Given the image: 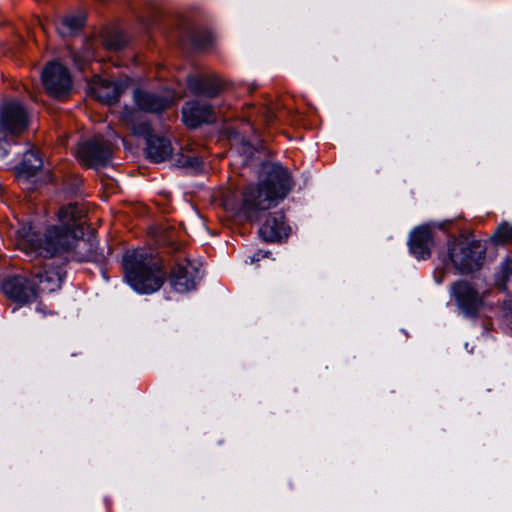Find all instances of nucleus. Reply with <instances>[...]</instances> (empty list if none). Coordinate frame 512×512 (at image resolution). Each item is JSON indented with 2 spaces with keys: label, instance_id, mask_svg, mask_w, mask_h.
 Returning a JSON list of instances; mask_svg holds the SVG:
<instances>
[{
  "label": "nucleus",
  "instance_id": "obj_29",
  "mask_svg": "<svg viewBox=\"0 0 512 512\" xmlns=\"http://www.w3.org/2000/svg\"><path fill=\"white\" fill-rule=\"evenodd\" d=\"M243 152L249 156L253 154V147L248 142H243Z\"/></svg>",
  "mask_w": 512,
  "mask_h": 512
},
{
  "label": "nucleus",
  "instance_id": "obj_8",
  "mask_svg": "<svg viewBox=\"0 0 512 512\" xmlns=\"http://www.w3.org/2000/svg\"><path fill=\"white\" fill-rule=\"evenodd\" d=\"M76 155L83 165L98 168L110 162L112 150L108 142L96 137L80 143Z\"/></svg>",
  "mask_w": 512,
  "mask_h": 512
},
{
  "label": "nucleus",
  "instance_id": "obj_15",
  "mask_svg": "<svg viewBox=\"0 0 512 512\" xmlns=\"http://www.w3.org/2000/svg\"><path fill=\"white\" fill-rule=\"evenodd\" d=\"M290 233L289 226L285 223L282 212L269 214L259 228V235L267 242L280 241Z\"/></svg>",
  "mask_w": 512,
  "mask_h": 512
},
{
  "label": "nucleus",
  "instance_id": "obj_19",
  "mask_svg": "<svg viewBox=\"0 0 512 512\" xmlns=\"http://www.w3.org/2000/svg\"><path fill=\"white\" fill-rule=\"evenodd\" d=\"M84 21L85 16L83 14L66 16L57 25V31L61 37L75 35L82 29Z\"/></svg>",
  "mask_w": 512,
  "mask_h": 512
},
{
  "label": "nucleus",
  "instance_id": "obj_30",
  "mask_svg": "<svg viewBox=\"0 0 512 512\" xmlns=\"http://www.w3.org/2000/svg\"><path fill=\"white\" fill-rule=\"evenodd\" d=\"M266 118L269 121L273 118V113L270 110H266Z\"/></svg>",
  "mask_w": 512,
  "mask_h": 512
},
{
  "label": "nucleus",
  "instance_id": "obj_22",
  "mask_svg": "<svg viewBox=\"0 0 512 512\" xmlns=\"http://www.w3.org/2000/svg\"><path fill=\"white\" fill-rule=\"evenodd\" d=\"M491 241L497 245H505L512 241V226L504 223L498 226L491 236Z\"/></svg>",
  "mask_w": 512,
  "mask_h": 512
},
{
  "label": "nucleus",
  "instance_id": "obj_17",
  "mask_svg": "<svg viewBox=\"0 0 512 512\" xmlns=\"http://www.w3.org/2000/svg\"><path fill=\"white\" fill-rule=\"evenodd\" d=\"M134 101L140 110L152 113H158L166 109L172 98L162 97L146 91L135 90L133 94Z\"/></svg>",
  "mask_w": 512,
  "mask_h": 512
},
{
  "label": "nucleus",
  "instance_id": "obj_21",
  "mask_svg": "<svg viewBox=\"0 0 512 512\" xmlns=\"http://www.w3.org/2000/svg\"><path fill=\"white\" fill-rule=\"evenodd\" d=\"M104 46L111 51L121 50L126 45V39L120 32H107L103 39Z\"/></svg>",
  "mask_w": 512,
  "mask_h": 512
},
{
  "label": "nucleus",
  "instance_id": "obj_20",
  "mask_svg": "<svg viewBox=\"0 0 512 512\" xmlns=\"http://www.w3.org/2000/svg\"><path fill=\"white\" fill-rule=\"evenodd\" d=\"M512 281V259H504L495 274V283L500 288H505Z\"/></svg>",
  "mask_w": 512,
  "mask_h": 512
},
{
  "label": "nucleus",
  "instance_id": "obj_23",
  "mask_svg": "<svg viewBox=\"0 0 512 512\" xmlns=\"http://www.w3.org/2000/svg\"><path fill=\"white\" fill-rule=\"evenodd\" d=\"M204 79L203 95L209 98L215 97L222 89V80L217 76H208L204 77Z\"/></svg>",
  "mask_w": 512,
  "mask_h": 512
},
{
  "label": "nucleus",
  "instance_id": "obj_10",
  "mask_svg": "<svg viewBox=\"0 0 512 512\" xmlns=\"http://www.w3.org/2000/svg\"><path fill=\"white\" fill-rule=\"evenodd\" d=\"M199 276V265L187 259L179 262L171 272V285L177 292H188L192 290Z\"/></svg>",
  "mask_w": 512,
  "mask_h": 512
},
{
  "label": "nucleus",
  "instance_id": "obj_14",
  "mask_svg": "<svg viewBox=\"0 0 512 512\" xmlns=\"http://www.w3.org/2000/svg\"><path fill=\"white\" fill-rule=\"evenodd\" d=\"M182 115L184 123L190 128L215 121L212 106L199 100L187 102L182 108Z\"/></svg>",
  "mask_w": 512,
  "mask_h": 512
},
{
  "label": "nucleus",
  "instance_id": "obj_12",
  "mask_svg": "<svg viewBox=\"0 0 512 512\" xmlns=\"http://www.w3.org/2000/svg\"><path fill=\"white\" fill-rule=\"evenodd\" d=\"M4 294L19 303H26L36 298L37 292L34 284L23 276H15L3 282Z\"/></svg>",
  "mask_w": 512,
  "mask_h": 512
},
{
  "label": "nucleus",
  "instance_id": "obj_25",
  "mask_svg": "<svg viewBox=\"0 0 512 512\" xmlns=\"http://www.w3.org/2000/svg\"><path fill=\"white\" fill-rule=\"evenodd\" d=\"M201 165L202 161L199 159V157L196 156L192 151H188V164L186 168L193 171H198L200 170Z\"/></svg>",
  "mask_w": 512,
  "mask_h": 512
},
{
  "label": "nucleus",
  "instance_id": "obj_13",
  "mask_svg": "<svg viewBox=\"0 0 512 512\" xmlns=\"http://www.w3.org/2000/svg\"><path fill=\"white\" fill-rule=\"evenodd\" d=\"M33 276L38 281V289L42 292H54L61 286L65 271L54 263H45L42 267H35Z\"/></svg>",
  "mask_w": 512,
  "mask_h": 512
},
{
  "label": "nucleus",
  "instance_id": "obj_27",
  "mask_svg": "<svg viewBox=\"0 0 512 512\" xmlns=\"http://www.w3.org/2000/svg\"><path fill=\"white\" fill-rule=\"evenodd\" d=\"M187 164H188V151L176 156L175 165H177L178 167L186 168Z\"/></svg>",
  "mask_w": 512,
  "mask_h": 512
},
{
  "label": "nucleus",
  "instance_id": "obj_16",
  "mask_svg": "<svg viewBox=\"0 0 512 512\" xmlns=\"http://www.w3.org/2000/svg\"><path fill=\"white\" fill-rule=\"evenodd\" d=\"M433 244L431 228L423 225L415 228L410 234V250L418 259H426L430 256V248Z\"/></svg>",
  "mask_w": 512,
  "mask_h": 512
},
{
  "label": "nucleus",
  "instance_id": "obj_11",
  "mask_svg": "<svg viewBox=\"0 0 512 512\" xmlns=\"http://www.w3.org/2000/svg\"><path fill=\"white\" fill-rule=\"evenodd\" d=\"M452 293L458 307L466 316H474L482 304V298L476 289L466 281H458L452 286Z\"/></svg>",
  "mask_w": 512,
  "mask_h": 512
},
{
  "label": "nucleus",
  "instance_id": "obj_26",
  "mask_svg": "<svg viewBox=\"0 0 512 512\" xmlns=\"http://www.w3.org/2000/svg\"><path fill=\"white\" fill-rule=\"evenodd\" d=\"M4 133L3 130H0V159L6 156L9 147L8 140L3 136Z\"/></svg>",
  "mask_w": 512,
  "mask_h": 512
},
{
  "label": "nucleus",
  "instance_id": "obj_2",
  "mask_svg": "<svg viewBox=\"0 0 512 512\" xmlns=\"http://www.w3.org/2000/svg\"><path fill=\"white\" fill-rule=\"evenodd\" d=\"M257 185L251 184L241 194L239 202L232 192L223 195V204L248 221H257L263 211L284 199L291 190V178L287 170L277 163H265L260 172Z\"/></svg>",
  "mask_w": 512,
  "mask_h": 512
},
{
  "label": "nucleus",
  "instance_id": "obj_7",
  "mask_svg": "<svg viewBox=\"0 0 512 512\" xmlns=\"http://www.w3.org/2000/svg\"><path fill=\"white\" fill-rule=\"evenodd\" d=\"M28 126L25 107L16 100L8 99L0 104V128L5 133L18 135Z\"/></svg>",
  "mask_w": 512,
  "mask_h": 512
},
{
  "label": "nucleus",
  "instance_id": "obj_28",
  "mask_svg": "<svg viewBox=\"0 0 512 512\" xmlns=\"http://www.w3.org/2000/svg\"><path fill=\"white\" fill-rule=\"evenodd\" d=\"M503 309L505 312V316L510 317L512 319V298H509L503 302Z\"/></svg>",
  "mask_w": 512,
  "mask_h": 512
},
{
  "label": "nucleus",
  "instance_id": "obj_24",
  "mask_svg": "<svg viewBox=\"0 0 512 512\" xmlns=\"http://www.w3.org/2000/svg\"><path fill=\"white\" fill-rule=\"evenodd\" d=\"M204 84H205L204 77H189L188 78V88L193 94L203 95Z\"/></svg>",
  "mask_w": 512,
  "mask_h": 512
},
{
  "label": "nucleus",
  "instance_id": "obj_1",
  "mask_svg": "<svg viewBox=\"0 0 512 512\" xmlns=\"http://www.w3.org/2000/svg\"><path fill=\"white\" fill-rule=\"evenodd\" d=\"M62 227L47 229L44 239L39 238L31 224L22 225L16 232L17 247L26 255L50 257L63 251L74 249L80 261L96 260L92 244L82 239L84 223L83 210L78 204H69L59 211Z\"/></svg>",
  "mask_w": 512,
  "mask_h": 512
},
{
  "label": "nucleus",
  "instance_id": "obj_9",
  "mask_svg": "<svg viewBox=\"0 0 512 512\" xmlns=\"http://www.w3.org/2000/svg\"><path fill=\"white\" fill-rule=\"evenodd\" d=\"M129 82L128 78L113 82L96 76L90 85V92L99 102L111 105L119 100L128 88Z\"/></svg>",
  "mask_w": 512,
  "mask_h": 512
},
{
  "label": "nucleus",
  "instance_id": "obj_6",
  "mask_svg": "<svg viewBox=\"0 0 512 512\" xmlns=\"http://www.w3.org/2000/svg\"><path fill=\"white\" fill-rule=\"evenodd\" d=\"M41 80L45 91L56 99L70 95L72 79L68 69L59 62L48 63L42 71Z\"/></svg>",
  "mask_w": 512,
  "mask_h": 512
},
{
  "label": "nucleus",
  "instance_id": "obj_5",
  "mask_svg": "<svg viewBox=\"0 0 512 512\" xmlns=\"http://www.w3.org/2000/svg\"><path fill=\"white\" fill-rule=\"evenodd\" d=\"M448 251L453 266L462 274L478 270L485 257V249L478 241L455 240Z\"/></svg>",
  "mask_w": 512,
  "mask_h": 512
},
{
  "label": "nucleus",
  "instance_id": "obj_18",
  "mask_svg": "<svg viewBox=\"0 0 512 512\" xmlns=\"http://www.w3.org/2000/svg\"><path fill=\"white\" fill-rule=\"evenodd\" d=\"M43 167V160L36 149L24 153L18 168L19 177L29 178L34 176Z\"/></svg>",
  "mask_w": 512,
  "mask_h": 512
},
{
  "label": "nucleus",
  "instance_id": "obj_3",
  "mask_svg": "<svg viewBox=\"0 0 512 512\" xmlns=\"http://www.w3.org/2000/svg\"><path fill=\"white\" fill-rule=\"evenodd\" d=\"M123 268L128 284L141 294L158 291L167 275L161 258L145 249L126 252L123 256Z\"/></svg>",
  "mask_w": 512,
  "mask_h": 512
},
{
  "label": "nucleus",
  "instance_id": "obj_4",
  "mask_svg": "<svg viewBox=\"0 0 512 512\" xmlns=\"http://www.w3.org/2000/svg\"><path fill=\"white\" fill-rule=\"evenodd\" d=\"M137 112L125 108L120 116L121 121L131 126L136 135L146 136V155L156 163L167 160L172 155L173 148L168 139L150 134V125L146 122L135 123Z\"/></svg>",
  "mask_w": 512,
  "mask_h": 512
}]
</instances>
